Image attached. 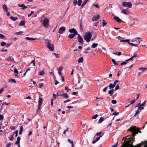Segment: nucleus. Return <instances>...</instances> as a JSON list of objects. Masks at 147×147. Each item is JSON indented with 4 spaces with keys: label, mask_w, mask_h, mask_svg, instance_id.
I'll use <instances>...</instances> for the list:
<instances>
[{
    "label": "nucleus",
    "mask_w": 147,
    "mask_h": 147,
    "mask_svg": "<svg viewBox=\"0 0 147 147\" xmlns=\"http://www.w3.org/2000/svg\"><path fill=\"white\" fill-rule=\"evenodd\" d=\"M140 128L137 127L136 126L131 127L128 130V131H129L132 132V135L133 137V138H132V140L133 142H134L135 141L134 136L135 135L138 134L139 132L140 133H141V131H140Z\"/></svg>",
    "instance_id": "1"
},
{
    "label": "nucleus",
    "mask_w": 147,
    "mask_h": 147,
    "mask_svg": "<svg viewBox=\"0 0 147 147\" xmlns=\"http://www.w3.org/2000/svg\"><path fill=\"white\" fill-rule=\"evenodd\" d=\"M92 34L90 32H88L86 33L84 36V39L87 42H89L92 37Z\"/></svg>",
    "instance_id": "2"
},
{
    "label": "nucleus",
    "mask_w": 147,
    "mask_h": 147,
    "mask_svg": "<svg viewBox=\"0 0 147 147\" xmlns=\"http://www.w3.org/2000/svg\"><path fill=\"white\" fill-rule=\"evenodd\" d=\"M131 141V139H130L125 142V143H122L123 144L121 147H131L132 146V145H132L133 143L130 144Z\"/></svg>",
    "instance_id": "3"
},
{
    "label": "nucleus",
    "mask_w": 147,
    "mask_h": 147,
    "mask_svg": "<svg viewBox=\"0 0 147 147\" xmlns=\"http://www.w3.org/2000/svg\"><path fill=\"white\" fill-rule=\"evenodd\" d=\"M47 48L51 51H53L54 50V46L53 44H51L50 42H47Z\"/></svg>",
    "instance_id": "4"
},
{
    "label": "nucleus",
    "mask_w": 147,
    "mask_h": 147,
    "mask_svg": "<svg viewBox=\"0 0 147 147\" xmlns=\"http://www.w3.org/2000/svg\"><path fill=\"white\" fill-rule=\"evenodd\" d=\"M49 22V19L46 18L44 19L42 23L45 27H48Z\"/></svg>",
    "instance_id": "5"
},
{
    "label": "nucleus",
    "mask_w": 147,
    "mask_h": 147,
    "mask_svg": "<svg viewBox=\"0 0 147 147\" xmlns=\"http://www.w3.org/2000/svg\"><path fill=\"white\" fill-rule=\"evenodd\" d=\"M122 5L124 7H127L129 8H131L132 6V4L130 2H123Z\"/></svg>",
    "instance_id": "6"
},
{
    "label": "nucleus",
    "mask_w": 147,
    "mask_h": 147,
    "mask_svg": "<svg viewBox=\"0 0 147 147\" xmlns=\"http://www.w3.org/2000/svg\"><path fill=\"white\" fill-rule=\"evenodd\" d=\"M65 27L64 26H61L60 28L59 29L58 33L60 34H62L64 33V32L65 30Z\"/></svg>",
    "instance_id": "7"
},
{
    "label": "nucleus",
    "mask_w": 147,
    "mask_h": 147,
    "mask_svg": "<svg viewBox=\"0 0 147 147\" xmlns=\"http://www.w3.org/2000/svg\"><path fill=\"white\" fill-rule=\"evenodd\" d=\"M78 42H79V44H82L83 41V38L79 34H78Z\"/></svg>",
    "instance_id": "8"
},
{
    "label": "nucleus",
    "mask_w": 147,
    "mask_h": 147,
    "mask_svg": "<svg viewBox=\"0 0 147 147\" xmlns=\"http://www.w3.org/2000/svg\"><path fill=\"white\" fill-rule=\"evenodd\" d=\"M136 39H139L138 41V43L137 44H134L133 43L129 42V44L130 45L132 46H134L135 47H137L138 46V45L140 43V40H141V38H140L137 37L136 38Z\"/></svg>",
    "instance_id": "9"
},
{
    "label": "nucleus",
    "mask_w": 147,
    "mask_h": 147,
    "mask_svg": "<svg viewBox=\"0 0 147 147\" xmlns=\"http://www.w3.org/2000/svg\"><path fill=\"white\" fill-rule=\"evenodd\" d=\"M69 32L70 33L74 34H77L78 32L75 29L72 28L69 30Z\"/></svg>",
    "instance_id": "10"
},
{
    "label": "nucleus",
    "mask_w": 147,
    "mask_h": 147,
    "mask_svg": "<svg viewBox=\"0 0 147 147\" xmlns=\"http://www.w3.org/2000/svg\"><path fill=\"white\" fill-rule=\"evenodd\" d=\"M138 57V56L137 55V54L136 53L132 57H130L129 59H127V60H126V62H127V61H128L131 60H133V59L134 58H136V57L137 58V57Z\"/></svg>",
    "instance_id": "11"
},
{
    "label": "nucleus",
    "mask_w": 147,
    "mask_h": 147,
    "mask_svg": "<svg viewBox=\"0 0 147 147\" xmlns=\"http://www.w3.org/2000/svg\"><path fill=\"white\" fill-rule=\"evenodd\" d=\"M100 17L99 14H98L97 16H94L92 18V20L94 21H96Z\"/></svg>",
    "instance_id": "12"
},
{
    "label": "nucleus",
    "mask_w": 147,
    "mask_h": 147,
    "mask_svg": "<svg viewBox=\"0 0 147 147\" xmlns=\"http://www.w3.org/2000/svg\"><path fill=\"white\" fill-rule=\"evenodd\" d=\"M113 18L114 19L118 22L120 23L122 22L121 20L118 17L115 16H114Z\"/></svg>",
    "instance_id": "13"
},
{
    "label": "nucleus",
    "mask_w": 147,
    "mask_h": 147,
    "mask_svg": "<svg viewBox=\"0 0 147 147\" xmlns=\"http://www.w3.org/2000/svg\"><path fill=\"white\" fill-rule=\"evenodd\" d=\"M130 138H131V136L129 135V136H126L125 138H123V139L122 140V143H125V140L129 139Z\"/></svg>",
    "instance_id": "14"
},
{
    "label": "nucleus",
    "mask_w": 147,
    "mask_h": 147,
    "mask_svg": "<svg viewBox=\"0 0 147 147\" xmlns=\"http://www.w3.org/2000/svg\"><path fill=\"white\" fill-rule=\"evenodd\" d=\"M18 6L19 7H22V9L23 10H24L25 9L28 8V7H27V6H25L24 4H22L21 5H18Z\"/></svg>",
    "instance_id": "15"
},
{
    "label": "nucleus",
    "mask_w": 147,
    "mask_h": 147,
    "mask_svg": "<svg viewBox=\"0 0 147 147\" xmlns=\"http://www.w3.org/2000/svg\"><path fill=\"white\" fill-rule=\"evenodd\" d=\"M77 34H69L68 36V37L70 38V39H72L74 38V36L76 35H77Z\"/></svg>",
    "instance_id": "16"
},
{
    "label": "nucleus",
    "mask_w": 147,
    "mask_h": 147,
    "mask_svg": "<svg viewBox=\"0 0 147 147\" xmlns=\"http://www.w3.org/2000/svg\"><path fill=\"white\" fill-rule=\"evenodd\" d=\"M121 12L125 15L128 14L129 13V12H127V10L125 9L122 10L121 11Z\"/></svg>",
    "instance_id": "17"
},
{
    "label": "nucleus",
    "mask_w": 147,
    "mask_h": 147,
    "mask_svg": "<svg viewBox=\"0 0 147 147\" xmlns=\"http://www.w3.org/2000/svg\"><path fill=\"white\" fill-rule=\"evenodd\" d=\"M113 92L114 90L113 89H112L109 91L108 93L109 94H110V96H112L113 94Z\"/></svg>",
    "instance_id": "18"
},
{
    "label": "nucleus",
    "mask_w": 147,
    "mask_h": 147,
    "mask_svg": "<svg viewBox=\"0 0 147 147\" xmlns=\"http://www.w3.org/2000/svg\"><path fill=\"white\" fill-rule=\"evenodd\" d=\"M42 98L40 97H39L38 100V105H42Z\"/></svg>",
    "instance_id": "19"
},
{
    "label": "nucleus",
    "mask_w": 147,
    "mask_h": 147,
    "mask_svg": "<svg viewBox=\"0 0 147 147\" xmlns=\"http://www.w3.org/2000/svg\"><path fill=\"white\" fill-rule=\"evenodd\" d=\"M3 8L6 12H7V11L8 9L6 5L5 4H4L3 6Z\"/></svg>",
    "instance_id": "20"
},
{
    "label": "nucleus",
    "mask_w": 147,
    "mask_h": 147,
    "mask_svg": "<svg viewBox=\"0 0 147 147\" xmlns=\"http://www.w3.org/2000/svg\"><path fill=\"white\" fill-rule=\"evenodd\" d=\"M83 57H81L79 58L78 60V63H82L83 62Z\"/></svg>",
    "instance_id": "21"
},
{
    "label": "nucleus",
    "mask_w": 147,
    "mask_h": 147,
    "mask_svg": "<svg viewBox=\"0 0 147 147\" xmlns=\"http://www.w3.org/2000/svg\"><path fill=\"white\" fill-rule=\"evenodd\" d=\"M23 130V126H20V130L19 131V134L20 135L22 134V132Z\"/></svg>",
    "instance_id": "22"
},
{
    "label": "nucleus",
    "mask_w": 147,
    "mask_h": 147,
    "mask_svg": "<svg viewBox=\"0 0 147 147\" xmlns=\"http://www.w3.org/2000/svg\"><path fill=\"white\" fill-rule=\"evenodd\" d=\"M143 142H141L140 143L136 145V146H134V145H132V146L131 147H141V145H142V143Z\"/></svg>",
    "instance_id": "23"
},
{
    "label": "nucleus",
    "mask_w": 147,
    "mask_h": 147,
    "mask_svg": "<svg viewBox=\"0 0 147 147\" xmlns=\"http://www.w3.org/2000/svg\"><path fill=\"white\" fill-rule=\"evenodd\" d=\"M68 141L70 143L72 146V147H74V142L73 141L71 140L70 139H68Z\"/></svg>",
    "instance_id": "24"
},
{
    "label": "nucleus",
    "mask_w": 147,
    "mask_h": 147,
    "mask_svg": "<svg viewBox=\"0 0 147 147\" xmlns=\"http://www.w3.org/2000/svg\"><path fill=\"white\" fill-rule=\"evenodd\" d=\"M10 19L13 21H15L18 19V18L17 17L11 16L10 17Z\"/></svg>",
    "instance_id": "25"
},
{
    "label": "nucleus",
    "mask_w": 147,
    "mask_h": 147,
    "mask_svg": "<svg viewBox=\"0 0 147 147\" xmlns=\"http://www.w3.org/2000/svg\"><path fill=\"white\" fill-rule=\"evenodd\" d=\"M109 88L110 89H113V88L115 86V85L111 83L109 84Z\"/></svg>",
    "instance_id": "26"
},
{
    "label": "nucleus",
    "mask_w": 147,
    "mask_h": 147,
    "mask_svg": "<svg viewBox=\"0 0 147 147\" xmlns=\"http://www.w3.org/2000/svg\"><path fill=\"white\" fill-rule=\"evenodd\" d=\"M8 82H11V83L13 82L14 83H16V82L15 80L13 79H9L8 80Z\"/></svg>",
    "instance_id": "27"
},
{
    "label": "nucleus",
    "mask_w": 147,
    "mask_h": 147,
    "mask_svg": "<svg viewBox=\"0 0 147 147\" xmlns=\"http://www.w3.org/2000/svg\"><path fill=\"white\" fill-rule=\"evenodd\" d=\"M25 39L28 40H35L36 39V38H31L29 37H26L25 38Z\"/></svg>",
    "instance_id": "28"
},
{
    "label": "nucleus",
    "mask_w": 147,
    "mask_h": 147,
    "mask_svg": "<svg viewBox=\"0 0 147 147\" xmlns=\"http://www.w3.org/2000/svg\"><path fill=\"white\" fill-rule=\"evenodd\" d=\"M89 0H84L83 3L82 4V7H83L86 3L88 2V1Z\"/></svg>",
    "instance_id": "29"
},
{
    "label": "nucleus",
    "mask_w": 147,
    "mask_h": 147,
    "mask_svg": "<svg viewBox=\"0 0 147 147\" xmlns=\"http://www.w3.org/2000/svg\"><path fill=\"white\" fill-rule=\"evenodd\" d=\"M25 23V22L24 21H22L19 24V25L20 26L24 25Z\"/></svg>",
    "instance_id": "30"
},
{
    "label": "nucleus",
    "mask_w": 147,
    "mask_h": 147,
    "mask_svg": "<svg viewBox=\"0 0 147 147\" xmlns=\"http://www.w3.org/2000/svg\"><path fill=\"white\" fill-rule=\"evenodd\" d=\"M104 120V118L102 117H101L99 119L98 121V123H100L102 122Z\"/></svg>",
    "instance_id": "31"
},
{
    "label": "nucleus",
    "mask_w": 147,
    "mask_h": 147,
    "mask_svg": "<svg viewBox=\"0 0 147 147\" xmlns=\"http://www.w3.org/2000/svg\"><path fill=\"white\" fill-rule=\"evenodd\" d=\"M6 60L9 61H12L13 60V59H11V56H9L6 59Z\"/></svg>",
    "instance_id": "32"
},
{
    "label": "nucleus",
    "mask_w": 147,
    "mask_h": 147,
    "mask_svg": "<svg viewBox=\"0 0 147 147\" xmlns=\"http://www.w3.org/2000/svg\"><path fill=\"white\" fill-rule=\"evenodd\" d=\"M62 96H63L64 98H68V95L66 93L64 94Z\"/></svg>",
    "instance_id": "33"
},
{
    "label": "nucleus",
    "mask_w": 147,
    "mask_h": 147,
    "mask_svg": "<svg viewBox=\"0 0 147 147\" xmlns=\"http://www.w3.org/2000/svg\"><path fill=\"white\" fill-rule=\"evenodd\" d=\"M112 61L114 65H118V63L116 62L115 59H112Z\"/></svg>",
    "instance_id": "34"
},
{
    "label": "nucleus",
    "mask_w": 147,
    "mask_h": 147,
    "mask_svg": "<svg viewBox=\"0 0 147 147\" xmlns=\"http://www.w3.org/2000/svg\"><path fill=\"white\" fill-rule=\"evenodd\" d=\"M120 42H127L129 44V39H126L125 40H120Z\"/></svg>",
    "instance_id": "35"
},
{
    "label": "nucleus",
    "mask_w": 147,
    "mask_h": 147,
    "mask_svg": "<svg viewBox=\"0 0 147 147\" xmlns=\"http://www.w3.org/2000/svg\"><path fill=\"white\" fill-rule=\"evenodd\" d=\"M98 45V44L93 43L92 45V47L95 48Z\"/></svg>",
    "instance_id": "36"
},
{
    "label": "nucleus",
    "mask_w": 147,
    "mask_h": 147,
    "mask_svg": "<svg viewBox=\"0 0 147 147\" xmlns=\"http://www.w3.org/2000/svg\"><path fill=\"white\" fill-rule=\"evenodd\" d=\"M82 2V0H78V2H77L78 5L79 6H81V3Z\"/></svg>",
    "instance_id": "37"
},
{
    "label": "nucleus",
    "mask_w": 147,
    "mask_h": 147,
    "mask_svg": "<svg viewBox=\"0 0 147 147\" xmlns=\"http://www.w3.org/2000/svg\"><path fill=\"white\" fill-rule=\"evenodd\" d=\"M53 54L55 56L56 58H59L60 57V55L59 54H56L55 53H53Z\"/></svg>",
    "instance_id": "38"
},
{
    "label": "nucleus",
    "mask_w": 147,
    "mask_h": 147,
    "mask_svg": "<svg viewBox=\"0 0 147 147\" xmlns=\"http://www.w3.org/2000/svg\"><path fill=\"white\" fill-rule=\"evenodd\" d=\"M98 117V115H94L92 117V119H96L97 117Z\"/></svg>",
    "instance_id": "39"
},
{
    "label": "nucleus",
    "mask_w": 147,
    "mask_h": 147,
    "mask_svg": "<svg viewBox=\"0 0 147 147\" xmlns=\"http://www.w3.org/2000/svg\"><path fill=\"white\" fill-rule=\"evenodd\" d=\"M5 38V36L2 34H0V39H3Z\"/></svg>",
    "instance_id": "40"
},
{
    "label": "nucleus",
    "mask_w": 147,
    "mask_h": 147,
    "mask_svg": "<svg viewBox=\"0 0 147 147\" xmlns=\"http://www.w3.org/2000/svg\"><path fill=\"white\" fill-rule=\"evenodd\" d=\"M6 45V43L4 42H1V45L2 46H5Z\"/></svg>",
    "instance_id": "41"
},
{
    "label": "nucleus",
    "mask_w": 147,
    "mask_h": 147,
    "mask_svg": "<svg viewBox=\"0 0 147 147\" xmlns=\"http://www.w3.org/2000/svg\"><path fill=\"white\" fill-rule=\"evenodd\" d=\"M45 74V72L43 71H41L38 73V74L40 75H42Z\"/></svg>",
    "instance_id": "42"
},
{
    "label": "nucleus",
    "mask_w": 147,
    "mask_h": 147,
    "mask_svg": "<svg viewBox=\"0 0 147 147\" xmlns=\"http://www.w3.org/2000/svg\"><path fill=\"white\" fill-rule=\"evenodd\" d=\"M77 1L76 0H74L73 2V5L74 6H75L77 3Z\"/></svg>",
    "instance_id": "43"
},
{
    "label": "nucleus",
    "mask_w": 147,
    "mask_h": 147,
    "mask_svg": "<svg viewBox=\"0 0 147 147\" xmlns=\"http://www.w3.org/2000/svg\"><path fill=\"white\" fill-rule=\"evenodd\" d=\"M105 20H103V23L102 24V26H105L107 24V23L105 22Z\"/></svg>",
    "instance_id": "44"
},
{
    "label": "nucleus",
    "mask_w": 147,
    "mask_h": 147,
    "mask_svg": "<svg viewBox=\"0 0 147 147\" xmlns=\"http://www.w3.org/2000/svg\"><path fill=\"white\" fill-rule=\"evenodd\" d=\"M139 112V110L138 109L136 111V113L134 115V117H135L136 116L137 114H138Z\"/></svg>",
    "instance_id": "45"
},
{
    "label": "nucleus",
    "mask_w": 147,
    "mask_h": 147,
    "mask_svg": "<svg viewBox=\"0 0 147 147\" xmlns=\"http://www.w3.org/2000/svg\"><path fill=\"white\" fill-rule=\"evenodd\" d=\"M146 101H144L143 104H140V106H144L145 107L146 105Z\"/></svg>",
    "instance_id": "46"
},
{
    "label": "nucleus",
    "mask_w": 147,
    "mask_h": 147,
    "mask_svg": "<svg viewBox=\"0 0 147 147\" xmlns=\"http://www.w3.org/2000/svg\"><path fill=\"white\" fill-rule=\"evenodd\" d=\"M136 100L135 99H134L133 100H131V101L130 104V105H131L132 104H133L136 101Z\"/></svg>",
    "instance_id": "47"
},
{
    "label": "nucleus",
    "mask_w": 147,
    "mask_h": 147,
    "mask_svg": "<svg viewBox=\"0 0 147 147\" xmlns=\"http://www.w3.org/2000/svg\"><path fill=\"white\" fill-rule=\"evenodd\" d=\"M13 135H14V134L12 135L11 136V137L9 138V140H10L11 141H13V139H14V137H13Z\"/></svg>",
    "instance_id": "48"
},
{
    "label": "nucleus",
    "mask_w": 147,
    "mask_h": 147,
    "mask_svg": "<svg viewBox=\"0 0 147 147\" xmlns=\"http://www.w3.org/2000/svg\"><path fill=\"white\" fill-rule=\"evenodd\" d=\"M139 70H142V72L144 71L145 70H146V68H144L143 67H139Z\"/></svg>",
    "instance_id": "49"
},
{
    "label": "nucleus",
    "mask_w": 147,
    "mask_h": 147,
    "mask_svg": "<svg viewBox=\"0 0 147 147\" xmlns=\"http://www.w3.org/2000/svg\"><path fill=\"white\" fill-rule=\"evenodd\" d=\"M102 135H100L99 137H98L97 138H96V139L95 140L97 142L100 139V137H102Z\"/></svg>",
    "instance_id": "50"
},
{
    "label": "nucleus",
    "mask_w": 147,
    "mask_h": 147,
    "mask_svg": "<svg viewBox=\"0 0 147 147\" xmlns=\"http://www.w3.org/2000/svg\"><path fill=\"white\" fill-rule=\"evenodd\" d=\"M34 13V12L33 11H31V13H29L28 14V17H30L31 15L33 14Z\"/></svg>",
    "instance_id": "51"
},
{
    "label": "nucleus",
    "mask_w": 147,
    "mask_h": 147,
    "mask_svg": "<svg viewBox=\"0 0 147 147\" xmlns=\"http://www.w3.org/2000/svg\"><path fill=\"white\" fill-rule=\"evenodd\" d=\"M80 30H83L82 24V23H80Z\"/></svg>",
    "instance_id": "52"
},
{
    "label": "nucleus",
    "mask_w": 147,
    "mask_h": 147,
    "mask_svg": "<svg viewBox=\"0 0 147 147\" xmlns=\"http://www.w3.org/2000/svg\"><path fill=\"white\" fill-rule=\"evenodd\" d=\"M111 102L113 104H115L117 102V101L115 100H111Z\"/></svg>",
    "instance_id": "53"
},
{
    "label": "nucleus",
    "mask_w": 147,
    "mask_h": 147,
    "mask_svg": "<svg viewBox=\"0 0 147 147\" xmlns=\"http://www.w3.org/2000/svg\"><path fill=\"white\" fill-rule=\"evenodd\" d=\"M119 89V84H117L115 88V90H117Z\"/></svg>",
    "instance_id": "54"
},
{
    "label": "nucleus",
    "mask_w": 147,
    "mask_h": 147,
    "mask_svg": "<svg viewBox=\"0 0 147 147\" xmlns=\"http://www.w3.org/2000/svg\"><path fill=\"white\" fill-rule=\"evenodd\" d=\"M56 95L55 94H53V98L52 99V100H54L56 99Z\"/></svg>",
    "instance_id": "55"
},
{
    "label": "nucleus",
    "mask_w": 147,
    "mask_h": 147,
    "mask_svg": "<svg viewBox=\"0 0 147 147\" xmlns=\"http://www.w3.org/2000/svg\"><path fill=\"white\" fill-rule=\"evenodd\" d=\"M18 131L16 130L14 132V134H15V136L16 137H17L18 135Z\"/></svg>",
    "instance_id": "56"
},
{
    "label": "nucleus",
    "mask_w": 147,
    "mask_h": 147,
    "mask_svg": "<svg viewBox=\"0 0 147 147\" xmlns=\"http://www.w3.org/2000/svg\"><path fill=\"white\" fill-rule=\"evenodd\" d=\"M127 63V62H126V61H125V62L123 61V62H122L121 63V65H126Z\"/></svg>",
    "instance_id": "57"
},
{
    "label": "nucleus",
    "mask_w": 147,
    "mask_h": 147,
    "mask_svg": "<svg viewBox=\"0 0 147 147\" xmlns=\"http://www.w3.org/2000/svg\"><path fill=\"white\" fill-rule=\"evenodd\" d=\"M65 90H67V92H68L69 91L70 89L68 88V87H65Z\"/></svg>",
    "instance_id": "58"
},
{
    "label": "nucleus",
    "mask_w": 147,
    "mask_h": 147,
    "mask_svg": "<svg viewBox=\"0 0 147 147\" xmlns=\"http://www.w3.org/2000/svg\"><path fill=\"white\" fill-rule=\"evenodd\" d=\"M23 33L22 31H20L18 32H16V34L17 35H18L20 34L21 33Z\"/></svg>",
    "instance_id": "59"
},
{
    "label": "nucleus",
    "mask_w": 147,
    "mask_h": 147,
    "mask_svg": "<svg viewBox=\"0 0 147 147\" xmlns=\"http://www.w3.org/2000/svg\"><path fill=\"white\" fill-rule=\"evenodd\" d=\"M108 88V87L107 86L105 87L102 90V91L104 92H106V90Z\"/></svg>",
    "instance_id": "60"
},
{
    "label": "nucleus",
    "mask_w": 147,
    "mask_h": 147,
    "mask_svg": "<svg viewBox=\"0 0 147 147\" xmlns=\"http://www.w3.org/2000/svg\"><path fill=\"white\" fill-rule=\"evenodd\" d=\"M119 114V112H116L115 111L113 113V115H118Z\"/></svg>",
    "instance_id": "61"
},
{
    "label": "nucleus",
    "mask_w": 147,
    "mask_h": 147,
    "mask_svg": "<svg viewBox=\"0 0 147 147\" xmlns=\"http://www.w3.org/2000/svg\"><path fill=\"white\" fill-rule=\"evenodd\" d=\"M102 132L101 131H100L99 132H98L95 134V136H98L99 135H100L102 134Z\"/></svg>",
    "instance_id": "62"
},
{
    "label": "nucleus",
    "mask_w": 147,
    "mask_h": 147,
    "mask_svg": "<svg viewBox=\"0 0 147 147\" xmlns=\"http://www.w3.org/2000/svg\"><path fill=\"white\" fill-rule=\"evenodd\" d=\"M38 85L39 86V88H41L43 86V84L42 83H40Z\"/></svg>",
    "instance_id": "63"
},
{
    "label": "nucleus",
    "mask_w": 147,
    "mask_h": 147,
    "mask_svg": "<svg viewBox=\"0 0 147 147\" xmlns=\"http://www.w3.org/2000/svg\"><path fill=\"white\" fill-rule=\"evenodd\" d=\"M119 82V80H116L114 82L113 84L115 85V86L116 85L117 83Z\"/></svg>",
    "instance_id": "64"
}]
</instances>
